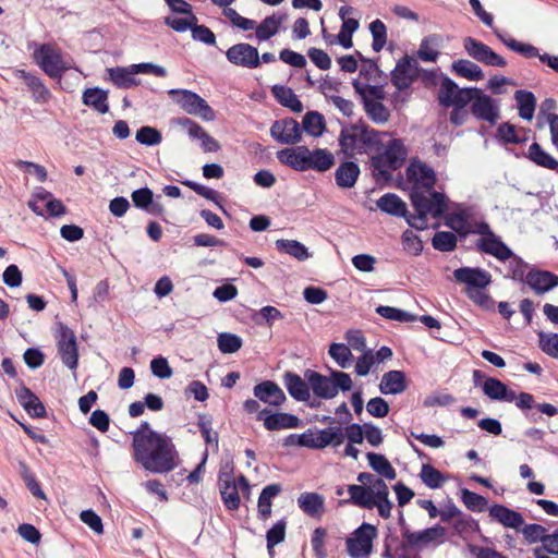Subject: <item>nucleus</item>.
Segmentation results:
<instances>
[{
  "label": "nucleus",
  "mask_w": 558,
  "mask_h": 558,
  "mask_svg": "<svg viewBox=\"0 0 558 558\" xmlns=\"http://www.w3.org/2000/svg\"><path fill=\"white\" fill-rule=\"evenodd\" d=\"M19 473L33 496L39 499H46V494L43 490L40 483L37 481L36 475L32 472L24 460L19 461Z\"/></svg>",
  "instance_id": "obj_44"
},
{
  "label": "nucleus",
  "mask_w": 558,
  "mask_h": 558,
  "mask_svg": "<svg viewBox=\"0 0 558 558\" xmlns=\"http://www.w3.org/2000/svg\"><path fill=\"white\" fill-rule=\"evenodd\" d=\"M339 145L344 148H351L356 153H366L368 149H376L378 154L371 157V166L377 175L384 179L390 178V171L400 169L409 155V150L404 142H339Z\"/></svg>",
  "instance_id": "obj_3"
},
{
  "label": "nucleus",
  "mask_w": 558,
  "mask_h": 558,
  "mask_svg": "<svg viewBox=\"0 0 558 558\" xmlns=\"http://www.w3.org/2000/svg\"><path fill=\"white\" fill-rule=\"evenodd\" d=\"M432 245L439 252H452L457 247V235L450 231H437L432 238Z\"/></svg>",
  "instance_id": "obj_50"
},
{
  "label": "nucleus",
  "mask_w": 558,
  "mask_h": 558,
  "mask_svg": "<svg viewBox=\"0 0 558 558\" xmlns=\"http://www.w3.org/2000/svg\"><path fill=\"white\" fill-rule=\"evenodd\" d=\"M34 59L39 68L51 78L61 84L63 73L70 66L63 61L61 52L49 44H43L34 51Z\"/></svg>",
  "instance_id": "obj_7"
},
{
  "label": "nucleus",
  "mask_w": 558,
  "mask_h": 558,
  "mask_svg": "<svg viewBox=\"0 0 558 558\" xmlns=\"http://www.w3.org/2000/svg\"><path fill=\"white\" fill-rule=\"evenodd\" d=\"M411 204L416 215L408 211L407 204L395 193H386L377 201V207L380 211L395 217L404 218L407 223L418 231L427 228V216L440 218L448 208V197L445 193L434 191L432 199L424 192L413 189L410 193Z\"/></svg>",
  "instance_id": "obj_2"
},
{
  "label": "nucleus",
  "mask_w": 558,
  "mask_h": 558,
  "mask_svg": "<svg viewBox=\"0 0 558 558\" xmlns=\"http://www.w3.org/2000/svg\"><path fill=\"white\" fill-rule=\"evenodd\" d=\"M407 177L410 182H413L415 186L413 189H417V185H421L426 190V192L432 197V193L436 191L434 189L437 177L435 170L429 167L427 163L414 158L411 160L410 165L407 168Z\"/></svg>",
  "instance_id": "obj_12"
},
{
  "label": "nucleus",
  "mask_w": 558,
  "mask_h": 558,
  "mask_svg": "<svg viewBox=\"0 0 558 558\" xmlns=\"http://www.w3.org/2000/svg\"><path fill=\"white\" fill-rule=\"evenodd\" d=\"M420 76L418 62L412 57L405 54L397 61L391 71V83L399 89L409 88Z\"/></svg>",
  "instance_id": "obj_9"
},
{
  "label": "nucleus",
  "mask_w": 558,
  "mask_h": 558,
  "mask_svg": "<svg viewBox=\"0 0 558 558\" xmlns=\"http://www.w3.org/2000/svg\"><path fill=\"white\" fill-rule=\"evenodd\" d=\"M378 388L385 396L402 393L408 388L405 373L397 369L386 372L381 377Z\"/></svg>",
  "instance_id": "obj_25"
},
{
  "label": "nucleus",
  "mask_w": 558,
  "mask_h": 558,
  "mask_svg": "<svg viewBox=\"0 0 558 558\" xmlns=\"http://www.w3.org/2000/svg\"><path fill=\"white\" fill-rule=\"evenodd\" d=\"M108 78L118 87V88H132L140 84V80L135 78V72H133L132 65L130 66H116L108 68L106 70Z\"/></svg>",
  "instance_id": "obj_31"
},
{
  "label": "nucleus",
  "mask_w": 558,
  "mask_h": 558,
  "mask_svg": "<svg viewBox=\"0 0 558 558\" xmlns=\"http://www.w3.org/2000/svg\"><path fill=\"white\" fill-rule=\"evenodd\" d=\"M274 140H301V125L292 118L276 121L270 128Z\"/></svg>",
  "instance_id": "obj_29"
},
{
  "label": "nucleus",
  "mask_w": 558,
  "mask_h": 558,
  "mask_svg": "<svg viewBox=\"0 0 558 558\" xmlns=\"http://www.w3.org/2000/svg\"><path fill=\"white\" fill-rule=\"evenodd\" d=\"M378 535L374 524L363 522L347 538V550L351 558H367L373 551V542Z\"/></svg>",
  "instance_id": "obj_6"
},
{
  "label": "nucleus",
  "mask_w": 558,
  "mask_h": 558,
  "mask_svg": "<svg viewBox=\"0 0 558 558\" xmlns=\"http://www.w3.org/2000/svg\"><path fill=\"white\" fill-rule=\"evenodd\" d=\"M256 421L263 422L264 427L270 432L303 426V422L298 415L287 412H271L267 408L258 412Z\"/></svg>",
  "instance_id": "obj_10"
},
{
  "label": "nucleus",
  "mask_w": 558,
  "mask_h": 558,
  "mask_svg": "<svg viewBox=\"0 0 558 558\" xmlns=\"http://www.w3.org/2000/svg\"><path fill=\"white\" fill-rule=\"evenodd\" d=\"M489 515L505 527L519 529L524 523V519L519 511L500 504L490 506Z\"/></svg>",
  "instance_id": "obj_28"
},
{
  "label": "nucleus",
  "mask_w": 558,
  "mask_h": 558,
  "mask_svg": "<svg viewBox=\"0 0 558 558\" xmlns=\"http://www.w3.org/2000/svg\"><path fill=\"white\" fill-rule=\"evenodd\" d=\"M514 99L517 101L520 118L531 121L534 117L536 107V98L534 94L530 90L518 89L514 92Z\"/></svg>",
  "instance_id": "obj_35"
},
{
  "label": "nucleus",
  "mask_w": 558,
  "mask_h": 558,
  "mask_svg": "<svg viewBox=\"0 0 558 558\" xmlns=\"http://www.w3.org/2000/svg\"><path fill=\"white\" fill-rule=\"evenodd\" d=\"M452 70L460 76L471 81H480L484 77L482 69L474 62L460 59L452 63Z\"/></svg>",
  "instance_id": "obj_46"
},
{
  "label": "nucleus",
  "mask_w": 558,
  "mask_h": 558,
  "mask_svg": "<svg viewBox=\"0 0 558 558\" xmlns=\"http://www.w3.org/2000/svg\"><path fill=\"white\" fill-rule=\"evenodd\" d=\"M252 317L258 326L266 324L268 327H271L275 320L283 318V314L277 307L266 305L254 313Z\"/></svg>",
  "instance_id": "obj_57"
},
{
  "label": "nucleus",
  "mask_w": 558,
  "mask_h": 558,
  "mask_svg": "<svg viewBox=\"0 0 558 558\" xmlns=\"http://www.w3.org/2000/svg\"><path fill=\"white\" fill-rule=\"evenodd\" d=\"M130 434L133 436V459L145 471L166 474L177 468L179 454L170 436L151 429L147 421H142Z\"/></svg>",
  "instance_id": "obj_1"
},
{
  "label": "nucleus",
  "mask_w": 558,
  "mask_h": 558,
  "mask_svg": "<svg viewBox=\"0 0 558 558\" xmlns=\"http://www.w3.org/2000/svg\"><path fill=\"white\" fill-rule=\"evenodd\" d=\"M326 533V529L322 526L313 531L311 545L316 558H327V550L325 549Z\"/></svg>",
  "instance_id": "obj_64"
},
{
  "label": "nucleus",
  "mask_w": 558,
  "mask_h": 558,
  "mask_svg": "<svg viewBox=\"0 0 558 558\" xmlns=\"http://www.w3.org/2000/svg\"><path fill=\"white\" fill-rule=\"evenodd\" d=\"M226 58L230 63L245 69H256L260 65L257 48L246 43L231 46L226 51Z\"/></svg>",
  "instance_id": "obj_14"
},
{
  "label": "nucleus",
  "mask_w": 558,
  "mask_h": 558,
  "mask_svg": "<svg viewBox=\"0 0 558 558\" xmlns=\"http://www.w3.org/2000/svg\"><path fill=\"white\" fill-rule=\"evenodd\" d=\"M453 277L466 286L468 292L485 290L492 283V275L480 267H460L453 271Z\"/></svg>",
  "instance_id": "obj_15"
},
{
  "label": "nucleus",
  "mask_w": 558,
  "mask_h": 558,
  "mask_svg": "<svg viewBox=\"0 0 558 558\" xmlns=\"http://www.w3.org/2000/svg\"><path fill=\"white\" fill-rule=\"evenodd\" d=\"M364 109L368 117L377 123H384L389 120V110L380 102L364 97Z\"/></svg>",
  "instance_id": "obj_52"
},
{
  "label": "nucleus",
  "mask_w": 558,
  "mask_h": 558,
  "mask_svg": "<svg viewBox=\"0 0 558 558\" xmlns=\"http://www.w3.org/2000/svg\"><path fill=\"white\" fill-rule=\"evenodd\" d=\"M348 493L350 494L349 502L361 508H374V490L364 485H349Z\"/></svg>",
  "instance_id": "obj_36"
},
{
  "label": "nucleus",
  "mask_w": 558,
  "mask_h": 558,
  "mask_svg": "<svg viewBox=\"0 0 558 558\" xmlns=\"http://www.w3.org/2000/svg\"><path fill=\"white\" fill-rule=\"evenodd\" d=\"M307 171L313 170L318 173L329 171L336 163L335 155L327 148H308Z\"/></svg>",
  "instance_id": "obj_27"
},
{
  "label": "nucleus",
  "mask_w": 558,
  "mask_h": 558,
  "mask_svg": "<svg viewBox=\"0 0 558 558\" xmlns=\"http://www.w3.org/2000/svg\"><path fill=\"white\" fill-rule=\"evenodd\" d=\"M300 509L312 518H319L325 511V499L318 493H302L298 498Z\"/></svg>",
  "instance_id": "obj_30"
},
{
  "label": "nucleus",
  "mask_w": 558,
  "mask_h": 558,
  "mask_svg": "<svg viewBox=\"0 0 558 558\" xmlns=\"http://www.w3.org/2000/svg\"><path fill=\"white\" fill-rule=\"evenodd\" d=\"M421 481L430 489H437L446 481V476L430 464H423L420 472Z\"/></svg>",
  "instance_id": "obj_48"
},
{
  "label": "nucleus",
  "mask_w": 558,
  "mask_h": 558,
  "mask_svg": "<svg viewBox=\"0 0 558 558\" xmlns=\"http://www.w3.org/2000/svg\"><path fill=\"white\" fill-rule=\"evenodd\" d=\"M255 398L272 407H280L286 400L283 390L272 380H264L254 386Z\"/></svg>",
  "instance_id": "obj_20"
},
{
  "label": "nucleus",
  "mask_w": 558,
  "mask_h": 558,
  "mask_svg": "<svg viewBox=\"0 0 558 558\" xmlns=\"http://www.w3.org/2000/svg\"><path fill=\"white\" fill-rule=\"evenodd\" d=\"M529 263H526L521 256L514 255L509 259L508 274L505 276L506 279H511L519 283L526 282L527 271L531 269Z\"/></svg>",
  "instance_id": "obj_43"
},
{
  "label": "nucleus",
  "mask_w": 558,
  "mask_h": 558,
  "mask_svg": "<svg viewBox=\"0 0 558 558\" xmlns=\"http://www.w3.org/2000/svg\"><path fill=\"white\" fill-rule=\"evenodd\" d=\"M463 47L471 58L481 63L499 68L507 65L505 58L496 53L489 46L473 37H465Z\"/></svg>",
  "instance_id": "obj_11"
},
{
  "label": "nucleus",
  "mask_w": 558,
  "mask_h": 558,
  "mask_svg": "<svg viewBox=\"0 0 558 558\" xmlns=\"http://www.w3.org/2000/svg\"><path fill=\"white\" fill-rule=\"evenodd\" d=\"M447 530L440 524H435L430 527L424 529L422 531H415L412 533H407L408 539L405 543L400 545V548L405 550L407 547L411 548H422L430 543L441 544L444 543V537L446 536Z\"/></svg>",
  "instance_id": "obj_16"
},
{
  "label": "nucleus",
  "mask_w": 558,
  "mask_h": 558,
  "mask_svg": "<svg viewBox=\"0 0 558 558\" xmlns=\"http://www.w3.org/2000/svg\"><path fill=\"white\" fill-rule=\"evenodd\" d=\"M522 534H523L524 539L529 544H535V543L541 542L542 543L541 546H544V539H546L548 533H547L546 527L543 526L542 524L530 523V524H525L523 526Z\"/></svg>",
  "instance_id": "obj_61"
},
{
  "label": "nucleus",
  "mask_w": 558,
  "mask_h": 558,
  "mask_svg": "<svg viewBox=\"0 0 558 558\" xmlns=\"http://www.w3.org/2000/svg\"><path fill=\"white\" fill-rule=\"evenodd\" d=\"M283 383L288 393L295 401L308 402L311 399L308 381L302 378L299 374L293 372H286L283 375Z\"/></svg>",
  "instance_id": "obj_23"
},
{
  "label": "nucleus",
  "mask_w": 558,
  "mask_h": 558,
  "mask_svg": "<svg viewBox=\"0 0 558 558\" xmlns=\"http://www.w3.org/2000/svg\"><path fill=\"white\" fill-rule=\"evenodd\" d=\"M302 132L305 131L310 136L318 137L325 130V118L317 111H308L302 121Z\"/></svg>",
  "instance_id": "obj_45"
},
{
  "label": "nucleus",
  "mask_w": 558,
  "mask_h": 558,
  "mask_svg": "<svg viewBox=\"0 0 558 558\" xmlns=\"http://www.w3.org/2000/svg\"><path fill=\"white\" fill-rule=\"evenodd\" d=\"M286 19L284 14H272L266 16L258 26H256V38L259 41H265L275 36L280 25L283 23Z\"/></svg>",
  "instance_id": "obj_37"
},
{
  "label": "nucleus",
  "mask_w": 558,
  "mask_h": 558,
  "mask_svg": "<svg viewBox=\"0 0 558 558\" xmlns=\"http://www.w3.org/2000/svg\"><path fill=\"white\" fill-rule=\"evenodd\" d=\"M160 195L155 199L154 192L148 186L136 189L131 194L133 205L149 215L160 217L165 214L162 204L159 203Z\"/></svg>",
  "instance_id": "obj_18"
},
{
  "label": "nucleus",
  "mask_w": 558,
  "mask_h": 558,
  "mask_svg": "<svg viewBox=\"0 0 558 558\" xmlns=\"http://www.w3.org/2000/svg\"><path fill=\"white\" fill-rule=\"evenodd\" d=\"M534 409L550 417L558 414V408L556 405L546 402L536 403L533 398V405L529 410H521L525 418L533 423H536L541 418V416L533 411Z\"/></svg>",
  "instance_id": "obj_58"
},
{
  "label": "nucleus",
  "mask_w": 558,
  "mask_h": 558,
  "mask_svg": "<svg viewBox=\"0 0 558 558\" xmlns=\"http://www.w3.org/2000/svg\"><path fill=\"white\" fill-rule=\"evenodd\" d=\"M350 134L347 130H342L338 140H376L377 132L371 130L366 124L360 123L352 128Z\"/></svg>",
  "instance_id": "obj_62"
},
{
  "label": "nucleus",
  "mask_w": 558,
  "mask_h": 558,
  "mask_svg": "<svg viewBox=\"0 0 558 558\" xmlns=\"http://www.w3.org/2000/svg\"><path fill=\"white\" fill-rule=\"evenodd\" d=\"M538 347L539 349L553 359L558 360V333L538 331Z\"/></svg>",
  "instance_id": "obj_56"
},
{
  "label": "nucleus",
  "mask_w": 558,
  "mask_h": 558,
  "mask_svg": "<svg viewBox=\"0 0 558 558\" xmlns=\"http://www.w3.org/2000/svg\"><path fill=\"white\" fill-rule=\"evenodd\" d=\"M360 174L361 169L355 161L343 160L335 171V183L339 189H352L355 186Z\"/></svg>",
  "instance_id": "obj_22"
},
{
  "label": "nucleus",
  "mask_w": 558,
  "mask_h": 558,
  "mask_svg": "<svg viewBox=\"0 0 558 558\" xmlns=\"http://www.w3.org/2000/svg\"><path fill=\"white\" fill-rule=\"evenodd\" d=\"M319 440V449H324L328 446L338 448L344 440L343 427L328 426L317 432Z\"/></svg>",
  "instance_id": "obj_42"
},
{
  "label": "nucleus",
  "mask_w": 558,
  "mask_h": 558,
  "mask_svg": "<svg viewBox=\"0 0 558 558\" xmlns=\"http://www.w3.org/2000/svg\"><path fill=\"white\" fill-rule=\"evenodd\" d=\"M483 393L490 400L499 402L515 401V405L520 410H529L533 405V395L530 392L515 393L505 383L495 378L487 377L482 384Z\"/></svg>",
  "instance_id": "obj_4"
},
{
  "label": "nucleus",
  "mask_w": 558,
  "mask_h": 558,
  "mask_svg": "<svg viewBox=\"0 0 558 558\" xmlns=\"http://www.w3.org/2000/svg\"><path fill=\"white\" fill-rule=\"evenodd\" d=\"M19 73L20 77L23 78L25 85L31 90L32 96L36 102L45 104L50 99L51 93L43 83L40 77L33 75L24 70H20Z\"/></svg>",
  "instance_id": "obj_32"
},
{
  "label": "nucleus",
  "mask_w": 558,
  "mask_h": 558,
  "mask_svg": "<svg viewBox=\"0 0 558 558\" xmlns=\"http://www.w3.org/2000/svg\"><path fill=\"white\" fill-rule=\"evenodd\" d=\"M83 104L94 108L99 113H106L109 110L108 93L99 87L87 88L83 93Z\"/></svg>",
  "instance_id": "obj_38"
},
{
  "label": "nucleus",
  "mask_w": 558,
  "mask_h": 558,
  "mask_svg": "<svg viewBox=\"0 0 558 558\" xmlns=\"http://www.w3.org/2000/svg\"><path fill=\"white\" fill-rule=\"evenodd\" d=\"M233 472V468L229 466L227 463L219 471V484H220V495L223 501L225 507L228 510L234 511L240 507V496L238 492V486L234 481L231 480Z\"/></svg>",
  "instance_id": "obj_17"
},
{
  "label": "nucleus",
  "mask_w": 558,
  "mask_h": 558,
  "mask_svg": "<svg viewBox=\"0 0 558 558\" xmlns=\"http://www.w3.org/2000/svg\"><path fill=\"white\" fill-rule=\"evenodd\" d=\"M527 158L539 167L558 172V161L544 150L538 142H532L527 149Z\"/></svg>",
  "instance_id": "obj_39"
},
{
  "label": "nucleus",
  "mask_w": 558,
  "mask_h": 558,
  "mask_svg": "<svg viewBox=\"0 0 558 558\" xmlns=\"http://www.w3.org/2000/svg\"><path fill=\"white\" fill-rule=\"evenodd\" d=\"M403 250L412 256H418L423 251L421 238L411 230H405L401 236Z\"/></svg>",
  "instance_id": "obj_63"
},
{
  "label": "nucleus",
  "mask_w": 558,
  "mask_h": 558,
  "mask_svg": "<svg viewBox=\"0 0 558 558\" xmlns=\"http://www.w3.org/2000/svg\"><path fill=\"white\" fill-rule=\"evenodd\" d=\"M170 129L174 136H187L192 140H213L195 121L189 118L170 120Z\"/></svg>",
  "instance_id": "obj_24"
},
{
  "label": "nucleus",
  "mask_w": 558,
  "mask_h": 558,
  "mask_svg": "<svg viewBox=\"0 0 558 558\" xmlns=\"http://www.w3.org/2000/svg\"><path fill=\"white\" fill-rule=\"evenodd\" d=\"M168 95L172 101L179 105L186 113L198 116L206 121L215 119V111L207 101L196 93L189 89H170Z\"/></svg>",
  "instance_id": "obj_5"
},
{
  "label": "nucleus",
  "mask_w": 558,
  "mask_h": 558,
  "mask_svg": "<svg viewBox=\"0 0 558 558\" xmlns=\"http://www.w3.org/2000/svg\"><path fill=\"white\" fill-rule=\"evenodd\" d=\"M369 31L373 36L372 48L374 51L379 52L387 43V28L383 21L375 20L369 25Z\"/></svg>",
  "instance_id": "obj_59"
},
{
  "label": "nucleus",
  "mask_w": 558,
  "mask_h": 558,
  "mask_svg": "<svg viewBox=\"0 0 558 558\" xmlns=\"http://www.w3.org/2000/svg\"><path fill=\"white\" fill-rule=\"evenodd\" d=\"M471 111L477 119L495 124L499 119V110L494 106L493 100L489 96L481 94L477 95L472 102Z\"/></svg>",
  "instance_id": "obj_26"
},
{
  "label": "nucleus",
  "mask_w": 558,
  "mask_h": 558,
  "mask_svg": "<svg viewBox=\"0 0 558 558\" xmlns=\"http://www.w3.org/2000/svg\"><path fill=\"white\" fill-rule=\"evenodd\" d=\"M305 379L308 381L313 393L325 400L335 398V389L330 375L326 376L313 369H306L304 373Z\"/></svg>",
  "instance_id": "obj_21"
},
{
  "label": "nucleus",
  "mask_w": 558,
  "mask_h": 558,
  "mask_svg": "<svg viewBox=\"0 0 558 558\" xmlns=\"http://www.w3.org/2000/svg\"><path fill=\"white\" fill-rule=\"evenodd\" d=\"M441 36L437 34L424 37L417 50V57L422 61L435 62L439 56L437 48L441 46Z\"/></svg>",
  "instance_id": "obj_40"
},
{
  "label": "nucleus",
  "mask_w": 558,
  "mask_h": 558,
  "mask_svg": "<svg viewBox=\"0 0 558 558\" xmlns=\"http://www.w3.org/2000/svg\"><path fill=\"white\" fill-rule=\"evenodd\" d=\"M218 349L223 354H232L238 352L243 344L240 336L231 332H221L217 338Z\"/></svg>",
  "instance_id": "obj_51"
},
{
  "label": "nucleus",
  "mask_w": 558,
  "mask_h": 558,
  "mask_svg": "<svg viewBox=\"0 0 558 558\" xmlns=\"http://www.w3.org/2000/svg\"><path fill=\"white\" fill-rule=\"evenodd\" d=\"M278 252L290 255L299 262L311 257L308 248L298 240L279 239L275 242Z\"/></svg>",
  "instance_id": "obj_34"
},
{
  "label": "nucleus",
  "mask_w": 558,
  "mask_h": 558,
  "mask_svg": "<svg viewBox=\"0 0 558 558\" xmlns=\"http://www.w3.org/2000/svg\"><path fill=\"white\" fill-rule=\"evenodd\" d=\"M328 353L341 368L349 367L353 359L350 348L347 344L340 342H332L329 345Z\"/></svg>",
  "instance_id": "obj_49"
},
{
  "label": "nucleus",
  "mask_w": 558,
  "mask_h": 558,
  "mask_svg": "<svg viewBox=\"0 0 558 558\" xmlns=\"http://www.w3.org/2000/svg\"><path fill=\"white\" fill-rule=\"evenodd\" d=\"M271 94L281 106L289 108L293 112H301L303 110V104L290 87L274 85L271 87Z\"/></svg>",
  "instance_id": "obj_33"
},
{
  "label": "nucleus",
  "mask_w": 558,
  "mask_h": 558,
  "mask_svg": "<svg viewBox=\"0 0 558 558\" xmlns=\"http://www.w3.org/2000/svg\"><path fill=\"white\" fill-rule=\"evenodd\" d=\"M459 86L452 81L450 77L444 75L440 84V88L438 92V101L441 106L449 108L453 106V97L458 90Z\"/></svg>",
  "instance_id": "obj_53"
},
{
  "label": "nucleus",
  "mask_w": 558,
  "mask_h": 558,
  "mask_svg": "<svg viewBox=\"0 0 558 558\" xmlns=\"http://www.w3.org/2000/svg\"><path fill=\"white\" fill-rule=\"evenodd\" d=\"M281 144H293L294 146L286 147L277 151L278 161L298 172L307 171L308 147L304 145H295L299 142H280Z\"/></svg>",
  "instance_id": "obj_13"
},
{
  "label": "nucleus",
  "mask_w": 558,
  "mask_h": 558,
  "mask_svg": "<svg viewBox=\"0 0 558 558\" xmlns=\"http://www.w3.org/2000/svg\"><path fill=\"white\" fill-rule=\"evenodd\" d=\"M375 311L378 315L389 320H396L400 323H412L417 319L416 315L393 306L379 305L376 307Z\"/></svg>",
  "instance_id": "obj_47"
},
{
  "label": "nucleus",
  "mask_w": 558,
  "mask_h": 558,
  "mask_svg": "<svg viewBox=\"0 0 558 558\" xmlns=\"http://www.w3.org/2000/svg\"><path fill=\"white\" fill-rule=\"evenodd\" d=\"M526 286H529L536 294H545L558 287V275L549 271L532 267L527 271Z\"/></svg>",
  "instance_id": "obj_19"
},
{
  "label": "nucleus",
  "mask_w": 558,
  "mask_h": 558,
  "mask_svg": "<svg viewBox=\"0 0 558 558\" xmlns=\"http://www.w3.org/2000/svg\"><path fill=\"white\" fill-rule=\"evenodd\" d=\"M461 500L464 506L473 512H483L488 504V500L474 492H471L468 488L461 489Z\"/></svg>",
  "instance_id": "obj_54"
},
{
  "label": "nucleus",
  "mask_w": 558,
  "mask_h": 558,
  "mask_svg": "<svg viewBox=\"0 0 558 558\" xmlns=\"http://www.w3.org/2000/svg\"><path fill=\"white\" fill-rule=\"evenodd\" d=\"M366 458L373 471L387 480L391 481L396 478L397 472L384 454L367 452Z\"/></svg>",
  "instance_id": "obj_41"
},
{
  "label": "nucleus",
  "mask_w": 558,
  "mask_h": 558,
  "mask_svg": "<svg viewBox=\"0 0 558 558\" xmlns=\"http://www.w3.org/2000/svg\"><path fill=\"white\" fill-rule=\"evenodd\" d=\"M286 519L278 520L266 533L267 549H272L276 545L282 543L286 537Z\"/></svg>",
  "instance_id": "obj_60"
},
{
  "label": "nucleus",
  "mask_w": 558,
  "mask_h": 558,
  "mask_svg": "<svg viewBox=\"0 0 558 558\" xmlns=\"http://www.w3.org/2000/svg\"><path fill=\"white\" fill-rule=\"evenodd\" d=\"M213 418L208 414H198L197 426L206 444L215 445L218 448L219 435L211 428Z\"/></svg>",
  "instance_id": "obj_55"
},
{
  "label": "nucleus",
  "mask_w": 558,
  "mask_h": 558,
  "mask_svg": "<svg viewBox=\"0 0 558 558\" xmlns=\"http://www.w3.org/2000/svg\"><path fill=\"white\" fill-rule=\"evenodd\" d=\"M59 336L57 339L58 353L62 363L72 371L78 365V349L76 337L72 329L63 323H59Z\"/></svg>",
  "instance_id": "obj_8"
}]
</instances>
